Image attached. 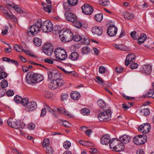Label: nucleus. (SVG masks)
<instances>
[{
    "instance_id": "1",
    "label": "nucleus",
    "mask_w": 154,
    "mask_h": 154,
    "mask_svg": "<svg viewBox=\"0 0 154 154\" xmlns=\"http://www.w3.org/2000/svg\"><path fill=\"white\" fill-rule=\"evenodd\" d=\"M110 147L111 149L116 152H120L123 150L125 146L121 141L117 138L112 139L110 143Z\"/></svg>"
},
{
    "instance_id": "2",
    "label": "nucleus",
    "mask_w": 154,
    "mask_h": 154,
    "mask_svg": "<svg viewBox=\"0 0 154 154\" xmlns=\"http://www.w3.org/2000/svg\"><path fill=\"white\" fill-rule=\"evenodd\" d=\"M41 19H39L35 24L31 26L28 29L27 34L30 36L36 35L39 32L40 28Z\"/></svg>"
},
{
    "instance_id": "3",
    "label": "nucleus",
    "mask_w": 154,
    "mask_h": 154,
    "mask_svg": "<svg viewBox=\"0 0 154 154\" xmlns=\"http://www.w3.org/2000/svg\"><path fill=\"white\" fill-rule=\"evenodd\" d=\"M8 124L9 126L16 129H20L25 127V125L23 123L19 122L14 118L10 117L8 120Z\"/></svg>"
},
{
    "instance_id": "4",
    "label": "nucleus",
    "mask_w": 154,
    "mask_h": 154,
    "mask_svg": "<svg viewBox=\"0 0 154 154\" xmlns=\"http://www.w3.org/2000/svg\"><path fill=\"white\" fill-rule=\"evenodd\" d=\"M55 56L57 60H65L67 57V54L63 49L57 48L54 51Z\"/></svg>"
},
{
    "instance_id": "5",
    "label": "nucleus",
    "mask_w": 154,
    "mask_h": 154,
    "mask_svg": "<svg viewBox=\"0 0 154 154\" xmlns=\"http://www.w3.org/2000/svg\"><path fill=\"white\" fill-rule=\"evenodd\" d=\"M41 19L40 28L42 31L45 32H51L53 29V24L49 20L44 21L42 23Z\"/></svg>"
},
{
    "instance_id": "6",
    "label": "nucleus",
    "mask_w": 154,
    "mask_h": 154,
    "mask_svg": "<svg viewBox=\"0 0 154 154\" xmlns=\"http://www.w3.org/2000/svg\"><path fill=\"white\" fill-rule=\"evenodd\" d=\"M111 117V112L110 109L101 112L98 115L99 120L101 122L109 121Z\"/></svg>"
},
{
    "instance_id": "7",
    "label": "nucleus",
    "mask_w": 154,
    "mask_h": 154,
    "mask_svg": "<svg viewBox=\"0 0 154 154\" xmlns=\"http://www.w3.org/2000/svg\"><path fill=\"white\" fill-rule=\"evenodd\" d=\"M147 141V137L143 135L135 136L134 138L133 142L137 145H140L145 143Z\"/></svg>"
},
{
    "instance_id": "8",
    "label": "nucleus",
    "mask_w": 154,
    "mask_h": 154,
    "mask_svg": "<svg viewBox=\"0 0 154 154\" xmlns=\"http://www.w3.org/2000/svg\"><path fill=\"white\" fill-rule=\"evenodd\" d=\"M53 45L50 43L45 44L43 46V51L48 56H51L53 52Z\"/></svg>"
},
{
    "instance_id": "9",
    "label": "nucleus",
    "mask_w": 154,
    "mask_h": 154,
    "mask_svg": "<svg viewBox=\"0 0 154 154\" xmlns=\"http://www.w3.org/2000/svg\"><path fill=\"white\" fill-rule=\"evenodd\" d=\"M150 129V125L148 123L143 124L140 125L138 128L139 131L145 134L148 133Z\"/></svg>"
},
{
    "instance_id": "10",
    "label": "nucleus",
    "mask_w": 154,
    "mask_h": 154,
    "mask_svg": "<svg viewBox=\"0 0 154 154\" xmlns=\"http://www.w3.org/2000/svg\"><path fill=\"white\" fill-rule=\"evenodd\" d=\"M82 9L83 13L86 15L91 14L93 11L92 6L87 4L82 6Z\"/></svg>"
},
{
    "instance_id": "11",
    "label": "nucleus",
    "mask_w": 154,
    "mask_h": 154,
    "mask_svg": "<svg viewBox=\"0 0 154 154\" xmlns=\"http://www.w3.org/2000/svg\"><path fill=\"white\" fill-rule=\"evenodd\" d=\"M152 67L149 64L144 65L140 68V71L141 72L147 75L150 74L152 71Z\"/></svg>"
},
{
    "instance_id": "12",
    "label": "nucleus",
    "mask_w": 154,
    "mask_h": 154,
    "mask_svg": "<svg viewBox=\"0 0 154 154\" xmlns=\"http://www.w3.org/2000/svg\"><path fill=\"white\" fill-rule=\"evenodd\" d=\"M47 73L48 78L50 80H55L59 77L58 72L56 70L51 69L48 71Z\"/></svg>"
},
{
    "instance_id": "13",
    "label": "nucleus",
    "mask_w": 154,
    "mask_h": 154,
    "mask_svg": "<svg viewBox=\"0 0 154 154\" xmlns=\"http://www.w3.org/2000/svg\"><path fill=\"white\" fill-rule=\"evenodd\" d=\"M117 31V28L114 25H110L108 28L107 33L110 36H114Z\"/></svg>"
},
{
    "instance_id": "14",
    "label": "nucleus",
    "mask_w": 154,
    "mask_h": 154,
    "mask_svg": "<svg viewBox=\"0 0 154 154\" xmlns=\"http://www.w3.org/2000/svg\"><path fill=\"white\" fill-rule=\"evenodd\" d=\"M26 106V110L29 112H31L36 109L37 105L36 102L31 101L29 102Z\"/></svg>"
},
{
    "instance_id": "15",
    "label": "nucleus",
    "mask_w": 154,
    "mask_h": 154,
    "mask_svg": "<svg viewBox=\"0 0 154 154\" xmlns=\"http://www.w3.org/2000/svg\"><path fill=\"white\" fill-rule=\"evenodd\" d=\"M65 15L66 19L70 22H73L76 20V16L71 12L66 11L65 13Z\"/></svg>"
},
{
    "instance_id": "16",
    "label": "nucleus",
    "mask_w": 154,
    "mask_h": 154,
    "mask_svg": "<svg viewBox=\"0 0 154 154\" xmlns=\"http://www.w3.org/2000/svg\"><path fill=\"white\" fill-rule=\"evenodd\" d=\"M33 75V72H29L27 73L26 77V82L27 83L29 84L35 83V78H34Z\"/></svg>"
},
{
    "instance_id": "17",
    "label": "nucleus",
    "mask_w": 154,
    "mask_h": 154,
    "mask_svg": "<svg viewBox=\"0 0 154 154\" xmlns=\"http://www.w3.org/2000/svg\"><path fill=\"white\" fill-rule=\"evenodd\" d=\"M136 57L134 53L128 54L125 60V64L126 66H128L130 63L135 61Z\"/></svg>"
},
{
    "instance_id": "18",
    "label": "nucleus",
    "mask_w": 154,
    "mask_h": 154,
    "mask_svg": "<svg viewBox=\"0 0 154 154\" xmlns=\"http://www.w3.org/2000/svg\"><path fill=\"white\" fill-rule=\"evenodd\" d=\"M112 140H110V136L108 134H106L103 135L100 138V143L103 145H107L108 143L110 146V143Z\"/></svg>"
},
{
    "instance_id": "19",
    "label": "nucleus",
    "mask_w": 154,
    "mask_h": 154,
    "mask_svg": "<svg viewBox=\"0 0 154 154\" xmlns=\"http://www.w3.org/2000/svg\"><path fill=\"white\" fill-rule=\"evenodd\" d=\"M41 5L44 11L49 14L51 12L52 10V6L51 5H48L43 2H42Z\"/></svg>"
},
{
    "instance_id": "20",
    "label": "nucleus",
    "mask_w": 154,
    "mask_h": 154,
    "mask_svg": "<svg viewBox=\"0 0 154 154\" xmlns=\"http://www.w3.org/2000/svg\"><path fill=\"white\" fill-rule=\"evenodd\" d=\"M121 142L123 143H128L131 140L130 137L127 135H124L120 137Z\"/></svg>"
},
{
    "instance_id": "21",
    "label": "nucleus",
    "mask_w": 154,
    "mask_h": 154,
    "mask_svg": "<svg viewBox=\"0 0 154 154\" xmlns=\"http://www.w3.org/2000/svg\"><path fill=\"white\" fill-rule=\"evenodd\" d=\"M92 31L93 33L98 35H101L103 32L102 28L97 26L94 27L92 28Z\"/></svg>"
},
{
    "instance_id": "22",
    "label": "nucleus",
    "mask_w": 154,
    "mask_h": 154,
    "mask_svg": "<svg viewBox=\"0 0 154 154\" xmlns=\"http://www.w3.org/2000/svg\"><path fill=\"white\" fill-rule=\"evenodd\" d=\"M33 76H34V78H35L34 79L35 83L40 82L42 81L43 79V78L41 74L33 73Z\"/></svg>"
},
{
    "instance_id": "23",
    "label": "nucleus",
    "mask_w": 154,
    "mask_h": 154,
    "mask_svg": "<svg viewBox=\"0 0 154 154\" xmlns=\"http://www.w3.org/2000/svg\"><path fill=\"white\" fill-rule=\"evenodd\" d=\"M59 36L60 40L62 42H68V40L66 39L67 38L65 31L62 30L60 32Z\"/></svg>"
},
{
    "instance_id": "24",
    "label": "nucleus",
    "mask_w": 154,
    "mask_h": 154,
    "mask_svg": "<svg viewBox=\"0 0 154 154\" xmlns=\"http://www.w3.org/2000/svg\"><path fill=\"white\" fill-rule=\"evenodd\" d=\"M66 34V37L67 38L66 40H68V42L72 41V37L73 35L72 33L71 32V31L68 29H67L65 30Z\"/></svg>"
},
{
    "instance_id": "25",
    "label": "nucleus",
    "mask_w": 154,
    "mask_h": 154,
    "mask_svg": "<svg viewBox=\"0 0 154 154\" xmlns=\"http://www.w3.org/2000/svg\"><path fill=\"white\" fill-rule=\"evenodd\" d=\"M79 57L78 54L75 52L72 53L69 56V57L72 60L75 61Z\"/></svg>"
},
{
    "instance_id": "26",
    "label": "nucleus",
    "mask_w": 154,
    "mask_h": 154,
    "mask_svg": "<svg viewBox=\"0 0 154 154\" xmlns=\"http://www.w3.org/2000/svg\"><path fill=\"white\" fill-rule=\"evenodd\" d=\"M71 97L72 99L78 100L80 98V95L79 93L77 92L73 91L71 94Z\"/></svg>"
},
{
    "instance_id": "27",
    "label": "nucleus",
    "mask_w": 154,
    "mask_h": 154,
    "mask_svg": "<svg viewBox=\"0 0 154 154\" xmlns=\"http://www.w3.org/2000/svg\"><path fill=\"white\" fill-rule=\"evenodd\" d=\"M125 19L127 20H132L134 18L133 14L131 13L125 12L124 14Z\"/></svg>"
},
{
    "instance_id": "28",
    "label": "nucleus",
    "mask_w": 154,
    "mask_h": 154,
    "mask_svg": "<svg viewBox=\"0 0 154 154\" xmlns=\"http://www.w3.org/2000/svg\"><path fill=\"white\" fill-rule=\"evenodd\" d=\"M55 80L58 88L63 86L65 83L64 81L61 78L56 79Z\"/></svg>"
},
{
    "instance_id": "29",
    "label": "nucleus",
    "mask_w": 154,
    "mask_h": 154,
    "mask_svg": "<svg viewBox=\"0 0 154 154\" xmlns=\"http://www.w3.org/2000/svg\"><path fill=\"white\" fill-rule=\"evenodd\" d=\"M7 5L14 8L17 13H22L23 12V10H22L21 8L18 7L15 4H8Z\"/></svg>"
},
{
    "instance_id": "30",
    "label": "nucleus",
    "mask_w": 154,
    "mask_h": 154,
    "mask_svg": "<svg viewBox=\"0 0 154 154\" xmlns=\"http://www.w3.org/2000/svg\"><path fill=\"white\" fill-rule=\"evenodd\" d=\"M58 111L60 113L62 114L65 115L69 116V112L67 111L64 108L60 107L57 109Z\"/></svg>"
},
{
    "instance_id": "31",
    "label": "nucleus",
    "mask_w": 154,
    "mask_h": 154,
    "mask_svg": "<svg viewBox=\"0 0 154 154\" xmlns=\"http://www.w3.org/2000/svg\"><path fill=\"white\" fill-rule=\"evenodd\" d=\"M34 44L37 46L39 47L42 45V40L41 39L37 37H35L33 39Z\"/></svg>"
},
{
    "instance_id": "32",
    "label": "nucleus",
    "mask_w": 154,
    "mask_h": 154,
    "mask_svg": "<svg viewBox=\"0 0 154 154\" xmlns=\"http://www.w3.org/2000/svg\"><path fill=\"white\" fill-rule=\"evenodd\" d=\"M146 38V36L145 34H141L138 40V42L140 44H142L145 41Z\"/></svg>"
},
{
    "instance_id": "33",
    "label": "nucleus",
    "mask_w": 154,
    "mask_h": 154,
    "mask_svg": "<svg viewBox=\"0 0 154 154\" xmlns=\"http://www.w3.org/2000/svg\"><path fill=\"white\" fill-rule=\"evenodd\" d=\"M56 82L55 80H53V81H51L49 84V87L52 89H55L58 88Z\"/></svg>"
},
{
    "instance_id": "34",
    "label": "nucleus",
    "mask_w": 154,
    "mask_h": 154,
    "mask_svg": "<svg viewBox=\"0 0 154 154\" xmlns=\"http://www.w3.org/2000/svg\"><path fill=\"white\" fill-rule=\"evenodd\" d=\"M113 46L116 48L120 50L126 51V47L122 45H118L116 44H114Z\"/></svg>"
},
{
    "instance_id": "35",
    "label": "nucleus",
    "mask_w": 154,
    "mask_h": 154,
    "mask_svg": "<svg viewBox=\"0 0 154 154\" xmlns=\"http://www.w3.org/2000/svg\"><path fill=\"white\" fill-rule=\"evenodd\" d=\"M140 113L142 115L147 116L150 113L149 109L148 108L142 109L140 111Z\"/></svg>"
},
{
    "instance_id": "36",
    "label": "nucleus",
    "mask_w": 154,
    "mask_h": 154,
    "mask_svg": "<svg viewBox=\"0 0 154 154\" xmlns=\"http://www.w3.org/2000/svg\"><path fill=\"white\" fill-rule=\"evenodd\" d=\"M103 15L102 14H98L95 16V20L97 22H100L102 20Z\"/></svg>"
},
{
    "instance_id": "37",
    "label": "nucleus",
    "mask_w": 154,
    "mask_h": 154,
    "mask_svg": "<svg viewBox=\"0 0 154 154\" xmlns=\"http://www.w3.org/2000/svg\"><path fill=\"white\" fill-rule=\"evenodd\" d=\"M90 48L88 46L84 47L82 48V53L85 54H88L90 52Z\"/></svg>"
},
{
    "instance_id": "38",
    "label": "nucleus",
    "mask_w": 154,
    "mask_h": 154,
    "mask_svg": "<svg viewBox=\"0 0 154 154\" xmlns=\"http://www.w3.org/2000/svg\"><path fill=\"white\" fill-rule=\"evenodd\" d=\"M95 82L98 83L99 85L104 86V81L103 79L100 77L97 76L96 77Z\"/></svg>"
},
{
    "instance_id": "39",
    "label": "nucleus",
    "mask_w": 154,
    "mask_h": 154,
    "mask_svg": "<svg viewBox=\"0 0 154 154\" xmlns=\"http://www.w3.org/2000/svg\"><path fill=\"white\" fill-rule=\"evenodd\" d=\"M99 3L104 6H107L109 4V1L108 0H100Z\"/></svg>"
},
{
    "instance_id": "40",
    "label": "nucleus",
    "mask_w": 154,
    "mask_h": 154,
    "mask_svg": "<svg viewBox=\"0 0 154 154\" xmlns=\"http://www.w3.org/2000/svg\"><path fill=\"white\" fill-rule=\"evenodd\" d=\"M7 76V73L2 71V69L0 68V80L6 78Z\"/></svg>"
},
{
    "instance_id": "41",
    "label": "nucleus",
    "mask_w": 154,
    "mask_h": 154,
    "mask_svg": "<svg viewBox=\"0 0 154 154\" xmlns=\"http://www.w3.org/2000/svg\"><path fill=\"white\" fill-rule=\"evenodd\" d=\"M130 35L131 37L134 40L137 39L139 37V36L137 35L138 34H137L136 32L135 31L131 32Z\"/></svg>"
},
{
    "instance_id": "42",
    "label": "nucleus",
    "mask_w": 154,
    "mask_h": 154,
    "mask_svg": "<svg viewBox=\"0 0 154 154\" xmlns=\"http://www.w3.org/2000/svg\"><path fill=\"white\" fill-rule=\"evenodd\" d=\"M1 85L2 88H4L8 86V83L7 80L5 79L3 80L1 82Z\"/></svg>"
},
{
    "instance_id": "43",
    "label": "nucleus",
    "mask_w": 154,
    "mask_h": 154,
    "mask_svg": "<svg viewBox=\"0 0 154 154\" xmlns=\"http://www.w3.org/2000/svg\"><path fill=\"white\" fill-rule=\"evenodd\" d=\"M50 143V141L48 138L45 139L42 143V146L43 147H48V146Z\"/></svg>"
},
{
    "instance_id": "44",
    "label": "nucleus",
    "mask_w": 154,
    "mask_h": 154,
    "mask_svg": "<svg viewBox=\"0 0 154 154\" xmlns=\"http://www.w3.org/2000/svg\"><path fill=\"white\" fill-rule=\"evenodd\" d=\"M82 39V37L79 35H75L72 37V40L76 42H79Z\"/></svg>"
},
{
    "instance_id": "45",
    "label": "nucleus",
    "mask_w": 154,
    "mask_h": 154,
    "mask_svg": "<svg viewBox=\"0 0 154 154\" xmlns=\"http://www.w3.org/2000/svg\"><path fill=\"white\" fill-rule=\"evenodd\" d=\"M14 49L17 51L21 52L24 51V50L20 48V46L17 44H15L14 45Z\"/></svg>"
},
{
    "instance_id": "46",
    "label": "nucleus",
    "mask_w": 154,
    "mask_h": 154,
    "mask_svg": "<svg viewBox=\"0 0 154 154\" xmlns=\"http://www.w3.org/2000/svg\"><path fill=\"white\" fill-rule=\"evenodd\" d=\"M14 100L15 102L17 103H21L22 100V97L18 95L15 96L14 98Z\"/></svg>"
},
{
    "instance_id": "47",
    "label": "nucleus",
    "mask_w": 154,
    "mask_h": 154,
    "mask_svg": "<svg viewBox=\"0 0 154 154\" xmlns=\"http://www.w3.org/2000/svg\"><path fill=\"white\" fill-rule=\"evenodd\" d=\"M78 2V0H68L69 5L72 6H75Z\"/></svg>"
},
{
    "instance_id": "48",
    "label": "nucleus",
    "mask_w": 154,
    "mask_h": 154,
    "mask_svg": "<svg viewBox=\"0 0 154 154\" xmlns=\"http://www.w3.org/2000/svg\"><path fill=\"white\" fill-rule=\"evenodd\" d=\"M97 102L98 106L100 108H103L106 106V103L103 100H100Z\"/></svg>"
},
{
    "instance_id": "49",
    "label": "nucleus",
    "mask_w": 154,
    "mask_h": 154,
    "mask_svg": "<svg viewBox=\"0 0 154 154\" xmlns=\"http://www.w3.org/2000/svg\"><path fill=\"white\" fill-rule=\"evenodd\" d=\"M54 150L52 148L49 146L46 147V154H53Z\"/></svg>"
},
{
    "instance_id": "50",
    "label": "nucleus",
    "mask_w": 154,
    "mask_h": 154,
    "mask_svg": "<svg viewBox=\"0 0 154 154\" xmlns=\"http://www.w3.org/2000/svg\"><path fill=\"white\" fill-rule=\"evenodd\" d=\"M29 103V100L27 98L24 97L23 98H22L21 103L23 105L26 106Z\"/></svg>"
},
{
    "instance_id": "51",
    "label": "nucleus",
    "mask_w": 154,
    "mask_h": 154,
    "mask_svg": "<svg viewBox=\"0 0 154 154\" xmlns=\"http://www.w3.org/2000/svg\"><path fill=\"white\" fill-rule=\"evenodd\" d=\"M82 113L84 115H87L90 113V110L86 108H84L81 110Z\"/></svg>"
},
{
    "instance_id": "52",
    "label": "nucleus",
    "mask_w": 154,
    "mask_h": 154,
    "mask_svg": "<svg viewBox=\"0 0 154 154\" xmlns=\"http://www.w3.org/2000/svg\"><path fill=\"white\" fill-rule=\"evenodd\" d=\"M71 143L68 141L65 142L63 144V147L66 149H69L71 146Z\"/></svg>"
},
{
    "instance_id": "53",
    "label": "nucleus",
    "mask_w": 154,
    "mask_h": 154,
    "mask_svg": "<svg viewBox=\"0 0 154 154\" xmlns=\"http://www.w3.org/2000/svg\"><path fill=\"white\" fill-rule=\"evenodd\" d=\"M82 42L83 44L88 45L90 44L89 40L87 37H83V38H82Z\"/></svg>"
},
{
    "instance_id": "54",
    "label": "nucleus",
    "mask_w": 154,
    "mask_h": 154,
    "mask_svg": "<svg viewBox=\"0 0 154 154\" xmlns=\"http://www.w3.org/2000/svg\"><path fill=\"white\" fill-rule=\"evenodd\" d=\"M61 121L62 122V124L64 126L66 127H70L71 125L69 122L63 120H61Z\"/></svg>"
},
{
    "instance_id": "55",
    "label": "nucleus",
    "mask_w": 154,
    "mask_h": 154,
    "mask_svg": "<svg viewBox=\"0 0 154 154\" xmlns=\"http://www.w3.org/2000/svg\"><path fill=\"white\" fill-rule=\"evenodd\" d=\"M61 100H66L68 97V94H67L66 93H63L61 94Z\"/></svg>"
},
{
    "instance_id": "56",
    "label": "nucleus",
    "mask_w": 154,
    "mask_h": 154,
    "mask_svg": "<svg viewBox=\"0 0 154 154\" xmlns=\"http://www.w3.org/2000/svg\"><path fill=\"white\" fill-rule=\"evenodd\" d=\"M148 96V97H152L154 94V90L153 89H150L147 92Z\"/></svg>"
},
{
    "instance_id": "57",
    "label": "nucleus",
    "mask_w": 154,
    "mask_h": 154,
    "mask_svg": "<svg viewBox=\"0 0 154 154\" xmlns=\"http://www.w3.org/2000/svg\"><path fill=\"white\" fill-rule=\"evenodd\" d=\"M75 26L77 28H80L82 26V23L79 21H76L74 23Z\"/></svg>"
},
{
    "instance_id": "58",
    "label": "nucleus",
    "mask_w": 154,
    "mask_h": 154,
    "mask_svg": "<svg viewBox=\"0 0 154 154\" xmlns=\"http://www.w3.org/2000/svg\"><path fill=\"white\" fill-rule=\"evenodd\" d=\"M6 90L4 88H0V98L3 96L5 94Z\"/></svg>"
},
{
    "instance_id": "59",
    "label": "nucleus",
    "mask_w": 154,
    "mask_h": 154,
    "mask_svg": "<svg viewBox=\"0 0 154 154\" xmlns=\"http://www.w3.org/2000/svg\"><path fill=\"white\" fill-rule=\"evenodd\" d=\"M99 71L100 73L103 74L105 72L106 69L104 66H100L99 68Z\"/></svg>"
},
{
    "instance_id": "60",
    "label": "nucleus",
    "mask_w": 154,
    "mask_h": 154,
    "mask_svg": "<svg viewBox=\"0 0 154 154\" xmlns=\"http://www.w3.org/2000/svg\"><path fill=\"white\" fill-rule=\"evenodd\" d=\"M79 142L81 145L85 146H89V144L88 143H90L88 142L82 140H79Z\"/></svg>"
},
{
    "instance_id": "61",
    "label": "nucleus",
    "mask_w": 154,
    "mask_h": 154,
    "mask_svg": "<svg viewBox=\"0 0 154 154\" xmlns=\"http://www.w3.org/2000/svg\"><path fill=\"white\" fill-rule=\"evenodd\" d=\"M14 94V91L11 90H8L6 94L9 97L12 96Z\"/></svg>"
},
{
    "instance_id": "62",
    "label": "nucleus",
    "mask_w": 154,
    "mask_h": 154,
    "mask_svg": "<svg viewBox=\"0 0 154 154\" xmlns=\"http://www.w3.org/2000/svg\"><path fill=\"white\" fill-rule=\"evenodd\" d=\"M28 127L30 130H33L35 128V125L32 123H30L28 124Z\"/></svg>"
},
{
    "instance_id": "63",
    "label": "nucleus",
    "mask_w": 154,
    "mask_h": 154,
    "mask_svg": "<svg viewBox=\"0 0 154 154\" xmlns=\"http://www.w3.org/2000/svg\"><path fill=\"white\" fill-rule=\"evenodd\" d=\"M52 94L48 91H45L44 93V96L45 97L47 98H50L51 97Z\"/></svg>"
},
{
    "instance_id": "64",
    "label": "nucleus",
    "mask_w": 154,
    "mask_h": 154,
    "mask_svg": "<svg viewBox=\"0 0 154 154\" xmlns=\"http://www.w3.org/2000/svg\"><path fill=\"white\" fill-rule=\"evenodd\" d=\"M46 110H47L49 112L51 113H53L54 111L48 106L46 105L45 106Z\"/></svg>"
}]
</instances>
